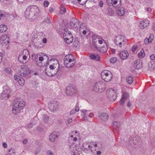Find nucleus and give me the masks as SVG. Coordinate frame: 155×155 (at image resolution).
I'll list each match as a JSON object with an SVG mask.
<instances>
[{
	"label": "nucleus",
	"instance_id": "nucleus-1",
	"mask_svg": "<svg viewBox=\"0 0 155 155\" xmlns=\"http://www.w3.org/2000/svg\"><path fill=\"white\" fill-rule=\"evenodd\" d=\"M38 8L36 6H31L28 7L25 13V16L27 18L33 19L35 14L38 12Z\"/></svg>",
	"mask_w": 155,
	"mask_h": 155
},
{
	"label": "nucleus",
	"instance_id": "nucleus-2",
	"mask_svg": "<svg viewBox=\"0 0 155 155\" xmlns=\"http://www.w3.org/2000/svg\"><path fill=\"white\" fill-rule=\"evenodd\" d=\"M25 105V103L20 99H15L14 102L13 107L12 110V113L16 114L22 109Z\"/></svg>",
	"mask_w": 155,
	"mask_h": 155
},
{
	"label": "nucleus",
	"instance_id": "nucleus-3",
	"mask_svg": "<svg viewBox=\"0 0 155 155\" xmlns=\"http://www.w3.org/2000/svg\"><path fill=\"white\" fill-rule=\"evenodd\" d=\"M76 63L75 58L71 54H68L64 59V64L66 67L70 68L73 66Z\"/></svg>",
	"mask_w": 155,
	"mask_h": 155
},
{
	"label": "nucleus",
	"instance_id": "nucleus-4",
	"mask_svg": "<svg viewBox=\"0 0 155 155\" xmlns=\"http://www.w3.org/2000/svg\"><path fill=\"white\" fill-rule=\"evenodd\" d=\"M101 76L102 79L107 82L110 81L112 78L111 72L107 70H104L101 72Z\"/></svg>",
	"mask_w": 155,
	"mask_h": 155
},
{
	"label": "nucleus",
	"instance_id": "nucleus-5",
	"mask_svg": "<svg viewBox=\"0 0 155 155\" xmlns=\"http://www.w3.org/2000/svg\"><path fill=\"white\" fill-rule=\"evenodd\" d=\"M105 84L102 81H98L94 83L92 87V90L96 92L102 90L104 88Z\"/></svg>",
	"mask_w": 155,
	"mask_h": 155
},
{
	"label": "nucleus",
	"instance_id": "nucleus-6",
	"mask_svg": "<svg viewBox=\"0 0 155 155\" xmlns=\"http://www.w3.org/2000/svg\"><path fill=\"white\" fill-rule=\"evenodd\" d=\"M30 71L29 68L26 67L25 65L21 66L20 70L18 71V74L21 77H25L30 74Z\"/></svg>",
	"mask_w": 155,
	"mask_h": 155
},
{
	"label": "nucleus",
	"instance_id": "nucleus-7",
	"mask_svg": "<svg viewBox=\"0 0 155 155\" xmlns=\"http://www.w3.org/2000/svg\"><path fill=\"white\" fill-rule=\"evenodd\" d=\"M106 94L109 100L110 101H113L116 98L117 95L116 92L112 88H109L107 90Z\"/></svg>",
	"mask_w": 155,
	"mask_h": 155
},
{
	"label": "nucleus",
	"instance_id": "nucleus-8",
	"mask_svg": "<svg viewBox=\"0 0 155 155\" xmlns=\"http://www.w3.org/2000/svg\"><path fill=\"white\" fill-rule=\"evenodd\" d=\"M106 2L109 6L117 8L120 5L121 0H106Z\"/></svg>",
	"mask_w": 155,
	"mask_h": 155
},
{
	"label": "nucleus",
	"instance_id": "nucleus-9",
	"mask_svg": "<svg viewBox=\"0 0 155 155\" xmlns=\"http://www.w3.org/2000/svg\"><path fill=\"white\" fill-rule=\"evenodd\" d=\"M124 38L123 36L120 35H118L115 37L114 42L117 45L121 47L122 45L124 44Z\"/></svg>",
	"mask_w": 155,
	"mask_h": 155
},
{
	"label": "nucleus",
	"instance_id": "nucleus-10",
	"mask_svg": "<svg viewBox=\"0 0 155 155\" xmlns=\"http://www.w3.org/2000/svg\"><path fill=\"white\" fill-rule=\"evenodd\" d=\"M9 38L7 35H3L0 37V42L1 44L3 46H5L9 42Z\"/></svg>",
	"mask_w": 155,
	"mask_h": 155
},
{
	"label": "nucleus",
	"instance_id": "nucleus-11",
	"mask_svg": "<svg viewBox=\"0 0 155 155\" xmlns=\"http://www.w3.org/2000/svg\"><path fill=\"white\" fill-rule=\"evenodd\" d=\"M70 151L72 152L74 155H78L79 154L80 151L78 152V151L77 150V146L73 143H71L69 144Z\"/></svg>",
	"mask_w": 155,
	"mask_h": 155
},
{
	"label": "nucleus",
	"instance_id": "nucleus-12",
	"mask_svg": "<svg viewBox=\"0 0 155 155\" xmlns=\"http://www.w3.org/2000/svg\"><path fill=\"white\" fill-rule=\"evenodd\" d=\"M48 107L51 111L55 112L58 108V105L55 102H51L48 104Z\"/></svg>",
	"mask_w": 155,
	"mask_h": 155
},
{
	"label": "nucleus",
	"instance_id": "nucleus-13",
	"mask_svg": "<svg viewBox=\"0 0 155 155\" xmlns=\"http://www.w3.org/2000/svg\"><path fill=\"white\" fill-rule=\"evenodd\" d=\"M76 91L75 89L72 86H68L66 87V93L68 95L72 96L75 93Z\"/></svg>",
	"mask_w": 155,
	"mask_h": 155
},
{
	"label": "nucleus",
	"instance_id": "nucleus-14",
	"mask_svg": "<svg viewBox=\"0 0 155 155\" xmlns=\"http://www.w3.org/2000/svg\"><path fill=\"white\" fill-rule=\"evenodd\" d=\"M58 71V70H56L54 69H51L49 68L48 70L46 69L45 74L48 76L51 77L55 75Z\"/></svg>",
	"mask_w": 155,
	"mask_h": 155
},
{
	"label": "nucleus",
	"instance_id": "nucleus-15",
	"mask_svg": "<svg viewBox=\"0 0 155 155\" xmlns=\"http://www.w3.org/2000/svg\"><path fill=\"white\" fill-rule=\"evenodd\" d=\"M54 63H52V65L50 66L49 68L51 69H54L56 70H58L59 68V64L58 61L56 59L53 60Z\"/></svg>",
	"mask_w": 155,
	"mask_h": 155
},
{
	"label": "nucleus",
	"instance_id": "nucleus-16",
	"mask_svg": "<svg viewBox=\"0 0 155 155\" xmlns=\"http://www.w3.org/2000/svg\"><path fill=\"white\" fill-rule=\"evenodd\" d=\"M70 24L73 28H78L79 25V21L75 18H73L70 22Z\"/></svg>",
	"mask_w": 155,
	"mask_h": 155
},
{
	"label": "nucleus",
	"instance_id": "nucleus-17",
	"mask_svg": "<svg viewBox=\"0 0 155 155\" xmlns=\"http://www.w3.org/2000/svg\"><path fill=\"white\" fill-rule=\"evenodd\" d=\"M10 93V90L5 89L3 91L2 93V97L5 100H6L9 97Z\"/></svg>",
	"mask_w": 155,
	"mask_h": 155
},
{
	"label": "nucleus",
	"instance_id": "nucleus-18",
	"mask_svg": "<svg viewBox=\"0 0 155 155\" xmlns=\"http://www.w3.org/2000/svg\"><path fill=\"white\" fill-rule=\"evenodd\" d=\"M142 62L141 61L138 59L135 61L134 64V67L136 69H139L142 67Z\"/></svg>",
	"mask_w": 155,
	"mask_h": 155
},
{
	"label": "nucleus",
	"instance_id": "nucleus-19",
	"mask_svg": "<svg viewBox=\"0 0 155 155\" xmlns=\"http://www.w3.org/2000/svg\"><path fill=\"white\" fill-rule=\"evenodd\" d=\"M149 22L148 20L143 21L140 23V28L141 29H143L147 27L149 25Z\"/></svg>",
	"mask_w": 155,
	"mask_h": 155
},
{
	"label": "nucleus",
	"instance_id": "nucleus-20",
	"mask_svg": "<svg viewBox=\"0 0 155 155\" xmlns=\"http://www.w3.org/2000/svg\"><path fill=\"white\" fill-rule=\"evenodd\" d=\"M129 56V53L126 51H124L120 52V56L122 60H124L127 58Z\"/></svg>",
	"mask_w": 155,
	"mask_h": 155
},
{
	"label": "nucleus",
	"instance_id": "nucleus-21",
	"mask_svg": "<svg viewBox=\"0 0 155 155\" xmlns=\"http://www.w3.org/2000/svg\"><path fill=\"white\" fill-rule=\"evenodd\" d=\"M90 111V110H87L85 109H83L81 110V112L84 114L83 118L84 120H87V117L89 116Z\"/></svg>",
	"mask_w": 155,
	"mask_h": 155
},
{
	"label": "nucleus",
	"instance_id": "nucleus-22",
	"mask_svg": "<svg viewBox=\"0 0 155 155\" xmlns=\"http://www.w3.org/2000/svg\"><path fill=\"white\" fill-rule=\"evenodd\" d=\"M108 49V46L106 42H105L103 46L99 48V51L102 53H104L107 51Z\"/></svg>",
	"mask_w": 155,
	"mask_h": 155
},
{
	"label": "nucleus",
	"instance_id": "nucleus-23",
	"mask_svg": "<svg viewBox=\"0 0 155 155\" xmlns=\"http://www.w3.org/2000/svg\"><path fill=\"white\" fill-rule=\"evenodd\" d=\"M129 97V96L128 95V94L127 92H124L122 99L120 101V105H123L125 100L128 97Z\"/></svg>",
	"mask_w": 155,
	"mask_h": 155
},
{
	"label": "nucleus",
	"instance_id": "nucleus-24",
	"mask_svg": "<svg viewBox=\"0 0 155 155\" xmlns=\"http://www.w3.org/2000/svg\"><path fill=\"white\" fill-rule=\"evenodd\" d=\"M99 117L102 120L105 121L107 120L108 116L107 114L103 113L99 115Z\"/></svg>",
	"mask_w": 155,
	"mask_h": 155
},
{
	"label": "nucleus",
	"instance_id": "nucleus-25",
	"mask_svg": "<svg viewBox=\"0 0 155 155\" xmlns=\"http://www.w3.org/2000/svg\"><path fill=\"white\" fill-rule=\"evenodd\" d=\"M63 37L64 39H66L67 38H69V37L73 38L72 35L71 33L69 31H65L63 34Z\"/></svg>",
	"mask_w": 155,
	"mask_h": 155
},
{
	"label": "nucleus",
	"instance_id": "nucleus-26",
	"mask_svg": "<svg viewBox=\"0 0 155 155\" xmlns=\"http://www.w3.org/2000/svg\"><path fill=\"white\" fill-rule=\"evenodd\" d=\"M27 57L25 55H23V57H22V55L20 54L18 56V59L20 62L22 64H25L26 62L22 61V59H23L24 60H25L27 59Z\"/></svg>",
	"mask_w": 155,
	"mask_h": 155
},
{
	"label": "nucleus",
	"instance_id": "nucleus-27",
	"mask_svg": "<svg viewBox=\"0 0 155 155\" xmlns=\"http://www.w3.org/2000/svg\"><path fill=\"white\" fill-rule=\"evenodd\" d=\"M117 13L120 16L123 15L125 13V9L123 7L120 8L117 11Z\"/></svg>",
	"mask_w": 155,
	"mask_h": 155
},
{
	"label": "nucleus",
	"instance_id": "nucleus-28",
	"mask_svg": "<svg viewBox=\"0 0 155 155\" xmlns=\"http://www.w3.org/2000/svg\"><path fill=\"white\" fill-rule=\"evenodd\" d=\"M90 145H91V149L90 150H91V151L92 153H93V151L94 152L97 149L96 147L97 146V145L95 143H90Z\"/></svg>",
	"mask_w": 155,
	"mask_h": 155
},
{
	"label": "nucleus",
	"instance_id": "nucleus-29",
	"mask_svg": "<svg viewBox=\"0 0 155 155\" xmlns=\"http://www.w3.org/2000/svg\"><path fill=\"white\" fill-rule=\"evenodd\" d=\"M57 137V135L54 133H52L50 135L49 139L51 141L53 142Z\"/></svg>",
	"mask_w": 155,
	"mask_h": 155
},
{
	"label": "nucleus",
	"instance_id": "nucleus-30",
	"mask_svg": "<svg viewBox=\"0 0 155 155\" xmlns=\"http://www.w3.org/2000/svg\"><path fill=\"white\" fill-rule=\"evenodd\" d=\"M91 59L96 61H99L100 59V56L97 54H91L90 56Z\"/></svg>",
	"mask_w": 155,
	"mask_h": 155
},
{
	"label": "nucleus",
	"instance_id": "nucleus-31",
	"mask_svg": "<svg viewBox=\"0 0 155 155\" xmlns=\"http://www.w3.org/2000/svg\"><path fill=\"white\" fill-rule=\"evenodd\" d=\"M39 61H36V63L38 66L40 67L44 66V65L42 64V61L43 60V58L42 57H41L39 58Z\"/></svg>",
	"mask_w": 155,
	"mask_h": 155
},
{
	"label": "nucleus",
	"instance_id": "nucleus-32",
	"mask_svg": "<svg viewBox=\"0 0 155 155\" xmlns=\"http://www.w3.org/2000/svg\"><path fill=\"white\" fill-rule=\"evenodd\" d=\"M7 29V27L5 25H0V32H4Z\"/></svg>",
	"mask_w": 155,
	"mask_h": 155
},
{
	"label": "nucleus",
	"instance_id": "nucleus-33",
	"mask_svg": "<svg viewBox=\"0 0 155 155\" xmlns=\"http://www.w3.org/2000/svg\"><path fill=\"white\" fill-rule=\"evenodd\" d=\"M145 53L143 49L141 50L138 54V57L140 58H143L145 56Z\"/></svg>",
	"mask_w": 155,
	"mask_h": 155
},
{
	"label": "nucleus",
	"instance_id": "nucleus-34",
	"mask_svg": "<svg viewBox=\"0 0 155 155\" xmlns=\"http://www.w3.org/2000/svg\"><path fill=\"white\" fill-rule=\"evenodd\" d=\"M83 147L84 149H85L86 150H91V145H89L87 143H84L83 144Z\"/></svg>",
	"mask_w": 155,
	"mask_h": 155
},
{
	"label": "nucleus",
	"instance_id": "nucleus-35",
	"mask_svg": "<svg viewBox=\"0 0 155 155\" xmlns=\"http://www.w3.org/2000/svg\"><path fill=\"white\" fill-rule=\"evenodd\" d=\"M49 117L47 115H44L43 116V121L45 123H46L48 122Z\"/></svg>",
	"mask_w": 155,
	"mask_h": 155
},
{
	"label": "nucleus",
	"instance_id": "nucleus-36",
	"mask_svg": "<svg viewBox=\"0 0 155 155\" xmlns=\"http://www.w3.org/2000/svg\"><path fill=\"white\" fill-rule=\"evenodd\" d=\"M127 82L129 84H131L133 81V78L131 76H128L126 79Z\"/></svg>",
	"mask_w": 155,
	"mask_h": 155
},
{
	"label": "nucleus",
	"instance_id": "nucleus-37",
	"mask_svg": "<svg viewBox=\"0 0 155 155\" xmlns=\"http://www.w3.org/2000/svg\"><path fill=\"white\" fill-rule=\"evenodd\" d=\"M84 25V24H81L80 26V31L82 32L83 34L84 35H85L86 34V32H86L87 29H86V28H85V29H86V30H83V28H82V27H83V26H85Z\"/></svg>",
	"mask_w": 155,
	"mask_h": 155
},
{
	"label": "nucleus",
	"instance_id": "nucleus-38",
	"mask_svg": "<svg viewBox=\"0 0 155 155\" xmlns=\"http://www.w3.org/2000/svg\"><path fill=\"white\" fill-rule=\"evenodd\" d=\"M113 126L114 127L115 129H116V128H119L120 127V124L119 122L117 121H114L113 123Z\"/></svg>",
	"mask_w": 155,
	"mask_h": 155
},
{
	"label": "nucleus",
	"instance_id": "nucleus-39",
	"mask_svg": "<svg viewBox=\"0 0 155 155\" xmlns=\"http://www.w3.org/2000/svg\"><path fill=\"white\" fill-rule=\"evenodd\" d=\"M66 8L64 7H62L61 8L59 11V13L61 14H64L66 12Z\"/></svg>",
	"mask_w": 155,
	"mask_h": 155
},
{
	"label": "nucleus",
	"instance_id": "nucleus-40",
	"mask_svg": "<svg viewBox=\"0 0 155 155\" xmlns=\"http://www.w3.org/2000/svg\"><path fill=\"white\" fill-rule=\"evenodd\" d=\"M18 82L19 84L21 86H23L24 85L25 83V80L23 78H21L19 79L18 81Z\"/></svg>",
	"mask_w": 155,
	"mask_h": 155
},
{
	"label": "nucleus",
	"instance_id": "nucleus-41",
	"mask_svg": "<svg viewBox=\"0 0 155 155\" xmlns=\"http://www.w3.org/2000/svg\"><path fill=\"white\" fill-rule=\"evenodd\" d=\"M65 41L68 44H70L73 41V38L69 37V38H67L66 39H64Z\"/></svg>",
	"mask_w": 155,
	"mask_h": 155
},
{
	"label": "nucleus",
	"instance_id": "nucleus-42",
	"mask_svg": "<svg viewBox=\"0 0 155 155\" xmlns=\"http://www.w3.org/2000/svg\"><path fill=\"white\" fill-rule=\"evenodd\" d=\"M5 155H15V153L14 150L11 149L8 151V154Z\"/></svg>",
	"mask_w": 155,
	"mask_h": 155
},
{
	"label": "nucleus",
	"instance_id": "nucleus-43",
	"mask_svg": "<svg viewBox=\"0 0 155 155\" xmlns=\"http://www.w3.org/2000/svg\"><path fill=\"white\" fill-rule=\"evenodd\" d=\"M152 41L149 39L147 38H146L144 40V42L145 44L147 45L149 43L151 42Z\"/></svg>",
	"mask_w": 155,
	"mask_h": 155
},
{
	"label": "nucleus",
	"instance_id": "nucleus-44",
	"mask_svg": "<svg viewBox=\"0 0 155 155\" xmlns=\"http://www.w3.org/2000/svg\"><path fill=\"white\" fill-rule=\"evenodd\" d=\"M117 59L116 58L113 57L111 58L110 60V62L112 63H114L117 61Z\"/></svg>",
	"mask_w": 155,
	"mask_h": 155
},
{
	"label": "nucleus",
	"instance_id": "nucleus-45",
	"mask_svg": "<svg viewBox=\"0 0 155 155\" xmlns=\"http://www.w3.org/2000/svg\"><path fill=\"white\" fill-rule=\"evenodd\" d=\"M25 54H26L27 55H29V51L27 49H25L23 50V55H24Z\"/></svg>",
	"mask_w": 155,
	"mask_h": 155
},
{
	"label": "nucleus",
	"instance_id": "nucleus-46",
	"mask_svg": "<svg viewBox=\"0 0 155 155\" xmlns=\"http://www.w3.org/2000/svg\"><path fill=\"white\" fill-rule=\"evenodd\" d=\"M79 3L81 5H84L85 4L87 0H84V1L82 2L81 0H78Z\"/></svg>",
	"mask_w": 155,
	"mask_h": 155
},
{
	"label": "nucleus",
	"instance_id": "nucleus-47",
	"mask_svg": "<svg viewBox=\"0 0 155 155\" xmlns=\"http://www.w3.org/2000/svg\"><path fill=\"white\" fill-rule=\"evenodd\" d=\"M100 40V39L98 37L96 39V40H95V41H93V44L94 45L95 47L97 48V47L96 46V45H95V43L96 42H97V41H98V40Z\"/></svg>",
	"mask_w": 155,
	"mask_h": 155
},
{
	"label": "nucleus",
	"instance_id": "nucleus-48",
	"mask_svg": "<svg viewBox=\"0 0 155 155\" xmlns=\"http://www.w3.org/2000/svg\"><path fill=\"white\" fill-rule=\"evenodd\" d=\"M5 71L7 73L9 74L11 72V70L10 68H8L5 69Z\"/></svg>",
	"mask_w": 155,
	"mask_h": 155
},
{
	"label": "nucleus",
	"instance_id": "nucleus-49",
	"mask_svg": "<svg viewBox=\"0 0 155 155\" xmlns=\"http://www.w3.org/2000/svg\"><path fill=\"white\" fill-rule=\"evenodd\" d=\"M98 37V36L95 35H93L92 36V40L93 41H93H95L96 39Z\"/></svg>",
	"mask_w": 155,
	"mask_h": 155
},
{
	"label": "nucleus",
	"instance_id": "nucleus-50",
	"mask_svg": "<svg viewBox=\"0 0 155 155\" xmlns=\"http://www.w3.org/2000/svg\"><path fill=\"white\" fill-rule=\"evenodd\" d=\"M149 39H150V40H151V41H152L153 40L154 38V35L152 34H151L149 36Z\"/></svg>",
	"mask_w": 155,
	"mask_h": 155
},
{
	"label": "nucleus",
	"instance_id": "nucleus-51",
	"mask_svg": "<svg viewBox=\"0 0 155 155\" xmlns=\"http://www.w3.org/2000/svg\"><path fill=\"white\" fill-rule=\"evenodd\" d=\"M47 155H54L53 153L51 150H48L47 152Z\"/></svg>",
	"mask_w": 155,
	"mask_h": 155
},
{
	"label": "nucleus",
	"instance_id": "nucleus-52",
	"mask_svg": "<svg viewBox=\"0 0 155 155\" xmlns=\"http://www.w3.org/2000/svg\"><path fill=\"white\" fill-rule=\"evenodd\" d=\"M49 4V2L48 1H44V5L45 7H47L48 6Z\"/></svg>",
	"mask_w": 155,
	"mask_h": 155
},
{
	"label": "nucleus",
	"instance_id": "nucleus-53",
	"mask_svg": "<svg viewBox=\"0 0 155 155\" xmlns=\"http://www.w3.org/2000/svg\"><path fill=\"white\" fill-rule=\"evenodd\" d=\"M33 123H30L28 124L27 127L28 128H31L33 126Z\"/></svg>",
	"mask_w": 155,
	"mask_h": 155
},
{
	"label": "nucleus",
	"instance_id": "nucleus-54",
	"mask_svg": "<svg viewBox=\"0 0 155 155\" xmlns=\"http://www.w3.org/2000/svg\"><path fill=\"white\" fill-rule=\"evenodd\" d=\"M137 48V45L133 46L132 49V51L133 52H134L135 51L136 49Z\"/></svg>",
	"mask_w": 155,
	"mask_h": 155
},
{
	"label": "nucleus",
	"instance_id": "nucleus-55",
	"mask_svg": "<svg viewBox=\"0 0 155 155\" xmlns=\"http://www.w3.org/2000/svg\"><path fill=\"white\" fill-rule=\"evenodd\" d=\"M94 116V114L93 113L91 112V111L89 114L88 117L91 118H92Z\"/></svg>",
	"mask_w": 155,
	"mask_h": 155
},
{
	"label": "nucleus",
	"instance_id": "nucleus-56",
	"mask_svg": "<svg viewBox=\"0 0 155 155\" xmlns=\"http://www.w3.org/2000/svg\"><path fill=\"white\" fill-rule=\"evenodd\" d=\"M150 58L152 60H154L155 59V55L152 54L150 56Z\"/></svg>",
	"mask_w": 155,
	"mask_h": 155
},
{
	"label": "nucleus",
	"instance_id": "nucleus-57",
	"mask_svg": "<svg viewBox=\"0 0 155 155\" xmlns=\"http://www.w3.org/2000/svg\"><path fill=\"white\" fill-rule=\"evenodd\" d=\"M22 142L24 144H25L27 143L28 142V140L27 139H25L23 140Z\"/></svg>",
	"mask_w": 155,
	"mask_h": 155
},
{
	"label": "nucleus",
	"instance_id": "nucleus-58",
	"mask_svg": "<svg viewBox=\"0 0 155 155\" xmlns=\"http://www.w3.org/2000/svg\"><path fill=\"white\" fill-rule=\"evenodd\" d=\"M14 79L15 80H18L20 79V77L18 75H15L14 77Z\"/></svg>",
	"mask_w": 155,
	"mask_h": 155
},
{
	"label": "nucleus",
	"instance_id": "nucleus-59",
	"mask_svg": "<svg viewBox=\"0 0 155 155\" xmlns=\"http://www.w3.org/2000/svg\"><path fill=\"white\" fill-rule=\"evenodd\" d=\"M103 41L104 42V43L105 42L102 39H100L99 40H98V42L100 44H101L103 43Z\"/></svg>",
	"mask_w": 155,
	"mask_h": 155
},
{
	"label": "nucleus",
	"instance_id": "nucleus-60",
	"mask_svg": "<svg viewBox=\"0 0 155 155\" xmlns=\"http://www.w3.org/2000/svg\"><path fill=\"white\" fill-rule=\"evenodd\" d=\"M72 121V119L71 118H69L67 120V122H68V124H69Z\"/></svg>",
	"mask_w": 155,
	"mask_h": 155
},
{
	"label": "nucleus",
	"instance_id": "nucleus-61",
	"mask_svg": "<svg viewBox=\"0 0 155 155\" xmlns=\"http://www.w3.org/2000/svg\"><path fill=\"white\" fill-rule=\"evenodd\" d=\"M2 146L4 148H6L7 147V144L5 142H4L2 144Z\"/></svg>",
	"mask_w": 155,
	"mask_h": 155
},
{
	"label": "nucleus",
	"instance_id": "nucleus-62",
	"mask_svg": "<svg viewBox=\"0 0 155 155\" xmlns=\"http://www.w3.org/2000/svg\"><path fill=\"white\" fill-rule=\"evenodd\" d=\"M79 108L78 107V106H76L75 107V109L74 111H75L78 112L79 111Z\"/></svg>",
	"mask_w": 155,
	"mask_h": 155
},
{
	"label": "nucleus",
	"instance_id": "nucleus-63",
	"mask_svg": "<svg viewBox=\"0 0 155 155\" xmlns=\"http://www.w3.org/2000/svg\"><path fill=\"white\" fill-rule=\"evenodd\" d=\"M74 111V110H72L71 111H70V114L72 115L74 114L75 113Z\"/></svg>",
	"mask_w": 155,
	"mask_h": 155
},
{
	"label": "nucleus",
	"instance_id": "nucleus-64",
	"mask_svg": "<svg viewBox=\"0 0 155 155\" xmlns=\"http://www.w3.org/2000/svg\"><path fill=\"white\" fill-rule=\"evenodd\" d=\"M127 105L128 107H130L131 106V102L129 101L127 104Z\"/></svg>",
	"mask_w": 155,
	"mask_h": 155
}]
</instances>
